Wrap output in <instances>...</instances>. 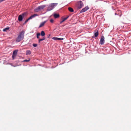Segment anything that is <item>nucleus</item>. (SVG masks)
Returning a JSON list of instances; mask_svg holds the SVG:
<instances>
[{
  "label": "nucleus",
  "instance_id": "1",
  "mask_svg": "<svg viewBox=\"0 0 131 131\" xmlns=\"http://www.w3.org/2000/svg\"><path fill=\"white\" fill-rule=\"evenodd\" d=\"M25 31L23 30L19 32L18 37H17V42H20L23 40L24 37Z\"/></svg>",
  "mask_w": 131,
  "mask_h": 131
},
{
  "label": "nucleus",
  "instance_id": "2",
  "mask_svg": "<svg viewBox=\"0 0 131 131\" xmlns=\"http://www.w3.org/2000/svg\"><path fill=\"white\" fill-rule=\"evenodd\" d=\"M58 3H52L50 4L48 7L47 10L48 11H50L52 10L54 6H56Z\"/></svg>",
  "mask_w": 131,
  "mask_h": 131
},
{
  "label": "nucleus",
  "instance_id": "3",
  "mask_svg": "<svg viewBox=\"0 0 131 131\" xmlns=\"http://www.w3.org/2000/svg\"><path fill=\"white\" fill-rule=\"evenodd\" d=\"M83 4L82 2L81 1L78 2L77 4V6L78 9L81 8L83 6Z\"/></svg>",
  "mask_w": 131,
  "mask_h": 131
},
{
  "label": "nucleus",
  "instance_id": "4",
  "mask_svg": "<svg viewBox=\"0 0 131 131\" xmlns=\"http://www.w3.org/2000/svg\"><path fill=\"white\" fill-rule=\"evenodd\" d=\"M89 9V8L88 7V6H87L86 7H85L83 9L80 11V13H82L83 12H84L86 10H87L88 9Z\"/></svg>",
  "mask_w": 131,
  "mask_h": 131
},
{
  "label": "nucleus",
  "instance_id": "5",
  "mask_svg": "<svg viewBox=\"0 0 131 131\" xmlns=\"http://www.w3.org/2000/svg\"><path fill=\"white\" fill-rule=\"evenodd\" d=\"M16 54V50H15L13 52V54L12 56L13 59H14L15 58Z\"/></svg>",
  "mask_w": 131,
  "mask_h": 131
},
{
  "label": "nucleus",
  "instance_id": "6",
  "mask_svg": "<svg viewBox=\"0 0 131 131\" xmlns=\"http://www.w3.org/2000/svg\"><path fill=\"white\" fill-rule=\"evenodd\" d=\"M69 16H68L66 17L65 18H63L62 17L61 19V21L60 22V24L62 23L64 21L66 20L69 17Z\"/></svg>",
  "mask_w": 131,
  "mask_h": 131
},
{
  "label": "nucleus",
  "instance_id": "7",
  "mask_svg": "<svg viewBox=\"0 0 131 131\" xmlns=\"http://www.w3.org/2000/svg\"><path fill=\"white\" fill-rule=\"evenodd\" d=\"M104 38L103 36H102L101 38L100 43L102 45H103L104 43Z\"/></svg>",
  "mask_w": 131,
  "mask_h": 131
},
{
  "label": "nucleus",
  "instance_id": "8",
  "mask_svg": "<svg viewBox=\"0 0 131 131\" xmlns=\"http://www.w3.org/2000/svg\"><path fill=\"white\" fill-rule=\"evenodd\" d=\"M46 7L45 5H42L38 6V8L40 11L41 10Z\"/></svg>",
  "mask_w": 131,
  "mask_h": 131
},
{
  "label": "nucleus",
  "instance_id": "9",
  "mask_svg": "<svg viewBox=\"0 0 131 131\" xmlns=\"http://www.w3.org/2000/svg\"><path fill=\"white\" fill-rule=\"evenodd\" d=\"M38 16L37 14H35L33 15H31L29 18L30 19H32V18L35 17L36 16Z\"/></svg>",
  "mask_w": 131,
  "mask_h": 131
},
{
  "label": "nucleus",
  "instance_id": "10",
  "mask_svg": "<svg viewBox=\"0 0 131 131\" xmlns=\"http://www.w3.org/2000/svg\"><path fill=\"white\" fill-rule=\"evenodd\" d=\"M46 21H45L41 23L40 24L39 27L40 28L43 26L46 23Z\"/></svg>",
  "mask_w": 131,
  "mask_h": 131
},
{
  "label": "nucleus",
  "instance_id": "11",
  "mask_svg": "<svg viewBox=\"0 0 131 131\" xmlns=\"http://www.w3.org/2000/svg\"><path fill=\"white\" fill-rule=\"evenodd\" d=\"M94 36L95 37H97L99 35V32L98 30H95L94 32Z\"/></svg>",
  "mask_w": 131,
  "mask_h": 131
},
{
  "label": "nucleus",
  "instance_id": "12",
  "mask_svg": "<svg viewBox=\"0 0 131 131\" xmlns=\"http://www.w3.org/2000/svg\"><path fill=\"white\" fill-rule=\"evenodd\" d=\"M23 16L22 15H20L18 17V20L20 21H21L23 19Z\"/></svg>",
  "mask_w": 131,
  "mask_h": 131
},
{
  "label": "nucleus",
  "instance_id": "13",
  "mask_svg": "<svg viewBox=\"0 0 131 131\" xmlns=\"http://www.w3.org/2000/svg\"><path fill=\"white\" fill-rule=\"evenodd\" d=\"M54 17L55 18H57L59 17V15L58 14H54Z\"/></svg>",
  "mask_w": 131,
  "mask_h": 131
},
{
  "label": "nucleus",
  "instance_id": "14",
  "mask_svg": "<svg viewBox=\"0 0 131 131\" xmlns=\"http://www.w3.org/2000/svg\"><path fill=\"white\" fill-rule=\"evenodd\" d=\"M68 9L69 11L71 12H72L74 11L73 9L71 7H69L68 8Z\"/></svg>",
  "mask_w": 131,
  "mask_h": 131
},
{
  "label": "nucleus",
  "instance_id": "15",
  "mask_svg": "<svg viewBox=\"0 0 131 131\" xmlns=\"http://www.w3.org/2000/svg\"><path fill=\"white\" fill-rule=\"evenodd\" d=\"M39 11H40V10H39V9L38 8V7L34 10V12H38Z\"/></svg>",
  "mask_w": 131,
  "mask_h": 131
},
{
  "label": "nucleus",
  "instance_id": "16",
  "mask_svg": "<svg viewBox=\"0 0 131 131\" xmlns=\"http://www.w3.org/2000/svg\"><path fill=\"white\" fill-rule=\"evenodd\" d=\"M31 53V51L30 50H27L26 51V55L30 54Z\"/></svg>",
  "mask_w": 131,
  "mask_h": 131
},
{
  "label": "nucleus",
  "instance_id": "17",
  "mask_svg": "<svg viewBox=\"0 0 131 131\" xmlns=\"http://www.w3.org/2000/svg\"><path fill=\"white\" fill-rule=\"evenodd\" d=\"M41 35L42 36H44L45 35V33L43 31H41Z\"/></svg>",
  "mask_w": 131,
  "mask_h": 131
},
{
  "label": "nucleus",
  "instance_id": "18",
  "mask_svg": "<svg viewBox=\"0 0 131 131\" xmlns=\"http://www.w3.org/2000/svg\"><path fill=\"white\" fill-rule=\"evenodd\" d=\"M9 29V27H7L5 28H4L3 29V31H6L7 30H8Z\"/></svg>",
  "mask_w": 131,
  "mask_h": 131
},
{
  "label": "nucleus",
  "instance_id": "19",
  "mask_svg": "<svg viewBox=\"0 0 131 131\" xmlns=\"http://www.w3.org/2000/svg\"><path fill=\"white\" fill-rule=\"evenodd\" d=\"M40 35V34L39 33H38L37 34V38L38 39L39 38V36Z\"/></svg>",
  "mask_w": 131,
  "mask_h": 131
},
{
  "label": "nucleus",
  "instance_id": "20",
  "mask_svg": "<svg viewBox=\"0 0 131 131\" xmlns=\"http://www.w3.org/2000/svg\"><path fill=\"white\" fill-rule=\"evenodd\" d=\"M52 39L55 40H58V38L57 37H53L52 38Z\"/></svg>",
  "mask_w": 131,
  "mask_h": 131
},
{
  "label": "nucleus",
  "instance_id": "21",
  "mask_svg": "<svg viewBox=\"0 0 131 131\" xmlns=\"http://www.w3.org/2000/svg\"><path fill=\"white\" fill-rule=\"evenodd\" d=\"M30 19H29V18H28L27 19L26 21H25L24 23V24H25Z\"/></svg>",
  "mask_w": 131,
  "mask_h": 131
},
{
  "label": "nucleus",
  "instance_id": "22",
  "mask_svg": "<svg viewBox=\"0 0 131 131\" xmlns=\"http://www.w3.org/2000/svg\"><path fill=\"white\" fill-rule=\"evenodd\" d=\"M37 44H36V43H33L32 45V46L34 47H36L37 46Z\"/></svg>",
  "mask_w": 131,
  "mask_h": 131
},
{
  "label": "nucleus",
  "instance_id": "23",
  "mask_svg": "<svg viewBox=\"0 0 131 131\" xmlns=\"http://www.w3.org/2000/svg\"><path fill=\"white\" fill-rule=\"evenodd\" d=\"M30 59H29L28 60H24L23 61L24 62H28L29 61H30Z\"/></svg>",
  "mask_w": 131,
  "mask_h": 131
},
{
  "label": "nucleus",
  "instance_id": "24",
  "mask_svg": "<svg viewBox=\"0 0 131 131\" xmlns=\"http://www.w3.org/2000/svg\"><path fill=\"white\" fill-rule=\"evenodd\" d=\"M45 39V38L43 37L42 39H40V40L43 41Z\"/></svg>",
  "mask_w": 131,
  "mask_h": 131
},
{
  "label": "nucleus",
  "instance_id": "25",
  "mask_svg": "<svg viewBox=\"0 0 131 131\" xmlns=\"http://www.w3.org/2000/svg\"><path fill=\"white\" fill-rule=\"evenodd\" d=\"M63 38H58V40H63Z\"/></svg>",
  "mask_w": 131,
  "mask_h": 131
},
{
  "label": "nucleus",
  "instance_id": "26",
  "mask_svg": "<svg viewBox=\"0 0 131 131\" xmlns=\"http://www.w3.org/2000/svg\"><path fill=\"white\" fill-rule=\"evenodd\" d=\"M50 22L51 23H53L54 21L52 19H51L50 20Z\"/></svg>",
  "mask_w": 131,
  "mask_h": 131
},
{
  "label": "nucleus",
  "instance_id": "27",
  "mask_svg": "<svg viewBox=\"0 0 131 131\" xmlns=\"http://www.w3.org/2000/svg\"><path fill=\"white\" fill-rule=\"evenodd\" d=\"M41 41V40H40V39H39V41H39V43H40V41Z\"/></svg>",
  "mask_w": 131,
  "mask_h": 131
},
{
  "label": "nucleus",
  "instance_id": "28",
  "mask_svg": "<svg viewBox=\"0 0 131 131\" xmlns=\"http://www.w3.org/2000/svg\"><path fill=\"white\" fill-rule=\"evenodd\" d=\"M25 14V13H23L22 14V15L24 16Z\"/></svg>",
  "mask_w": 131,
  "mask_h": 131
}]
</instances>
